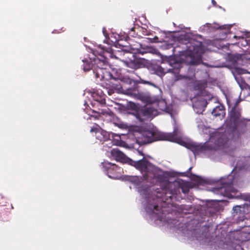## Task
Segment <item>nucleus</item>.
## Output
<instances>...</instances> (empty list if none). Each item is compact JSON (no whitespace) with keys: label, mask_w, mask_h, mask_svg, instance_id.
<instances>
[{"label":"nucleus","mask_w":250,"mask_h":250,"mask_svg":"<svg viewBox=\"0 0 250 250\" xmlns=\"http://www.w3.org/2000/svg\"><path fill=\"white\" fill-rule=\"evenodd\" d=\"M176 191L170 187H166L156 191V198L157 202L154 205H149L146 208V211L155 220H159L161 222H166L169 224L172 220L169 219V214L164 207L166 202L171 201Z\"/></svg>","instance_id":"f257e3e1"},{"label":"nucleus","mask_w":250,"mask_h":250,"mask_svg":"<svg viewBox=\"0 0 250 250\" xmlns=\"http://www.w3.org/2000/svg\"><path fill=\"white\" fill-rule=\"evenodd\" d=\"M94 63L92 69L97 79L99 81H108L113 78V76L107 68L108 63V58H116L110 47L105 49L103 47L99 46L97 49L93 50Z\"/></svg>","instance_id":"f03ea898"},{"label":"nucleus","mask_w":250,"mask_h":250,"mask_svg":"<svg viewBox=\"0 0 250 250\" xmlns=\"http://www.w3.org/2000/svg\"><path fill=\"white\" fill-rule=\"evenodd\" d=\"M179 131L177 128H174L170 133H163L152 130H145L139 137L138 142L140 144H146L158 140H166L173 142H178L180 140Z\"/></svg>","instance_id":"7ed1b4c3"},{"label":"nucleus","mask_w":250,"mask_h":250,"mask_svg":"<svg viewBox=\"0 0 250 250\" xmlns=\"http://www.w3.org/2000/svg\"><path fill=\"white\" fill-rule=\"evenodd\" d=\"M218 135L219 134H215L214 136H211L209 142H206L203 145L189 144L188 148L194 153L204 152L207 150H216L224 144V142L218 136Z\"/></svg>","instance_id":"20e7f679"},{"label":"nucleus","mask_w":250,"mask_h":250,"mask_svg":"<svg viewBox=\"0 0 250 250\" xmlns=\"http://www.w3.org/2000/svg\"><path fill=\"white\" fill-rule=\"evenodd\" d=\"M237 101L229 113V120L226 123V128L231 132H234L239 126H245V119L241 117V110L237 107Z\"/></svg>","instance_id":"39448f33"},{"label":"nucleus","mask_w":250,"mask_h":250,"mask_svg":"<svg viewBox=\"0 0 250 250\" xmlns=\"http://www.w3.org/2000/svg\"><path fill=\"white\" fill-rule=\"evenodd\" d=\"M135 108L134 109L132 114L140 122L143 123L149 118H153L157 115V110L152 107H138L135 105Z\"/></svg>","instance_id":"423d86ee"},{"label":"nucleus","mask_w":250,"mask_h":250,"mask_svg":"<svg viewBox=\"0 0 250 250\" xmlns=\"http://www.w3.org/2000/svg\"><path fill=\"white\" fill-rule=\"evenodd\" d=\"M232 185V181L222 183L221 186L213 188L211 190L215 194L230 198L232 196L231 193L234 192Z\"/></svg>","instance_id":"0eeeda50"},{"label":"nucleus","mask_w":250,"mask_h":250,"mask_svg":"<svg viewBox=\"0 0 250 250\" xmlns=\"http://www.w3.org/2000/svg\"><path fill=\"white\" fill-rule=\"evenodd\" d=\"M127 83H131V81L130 79H127L126 83L121 81V83L119 84H116V89L121 93L136 97L138 93L137 85L135 84L133 87H126V84Z\"/></svg>","instance_id":"6e6552de"},{"label":"nucleus","mask_w":250,"mask_h":250,"mask_svg":"<svg viewBox=\"0 0 250 250\" xmlns=\"http://www.w3.org/2000/svg\"><path fill=\"white\" fill-rule=\"evenodd\" d=\"M188 49L190 52V55L194 56L196 55L198 57L195 60L192 59L190 61V64L192 65H197L200 63L201 61V55L203 53V49L201 45V43L198 45H192V46H188Z\"/></svg>","instance_id":"1a4fd4ad"},{"label":"nucleus","mask_w":250,"mask_h":250,"mask_svg":"<svg viewBox=\"0 0 250 250\" xmlns=\"http://www.w3.org/2000/svg\"><path fill=\"white\" fill-rule=\"evenodd\" d=\"M219 235H216L214 239L217 241L214 242V244H213L212 243H210V245H215V248L216 247H217L219 249H226V248H229V247H233V245L236 244V247H235V249L233 250H244L240 245V244L242 243V242H232V243H229L225 244L224 243L223 240H220L219 241Z\"/></svg>","instance_id":"9d476101"},{"label":"nucleus","mask_w":250,"mask_h":250,"mask_svg":"<svg viewBox=\"0 0 250 250\" xmlns=\"http://www.w3.org/2000/svg\"><path fill=\"white\" fill-rule=\"evenodd\" d=\"M128 164L134 166L141 172H148V167L150 163L144 158L137 161H134L131 159H128Z\"/></svg>","instance_id":"9b49d317"},{"label":"nucleus","mask_w":250,"mask_h":250,"mask_svg":"<svg viewBox=\"0 0 250 250\" xmlns=\"http://www.w3.org/2000/svg\"><path fill=\"white\" fill-rule=\"evenodd\" d=\"M90 132H95L96 139L100 142L106 141L109 138V133L99 127H92Z\"/></svg>","instance_id":"f8f14e48"},{"label":"nucleus","mask_w":250,"mask_h":250,"mask_svg":"<svg viewBox=\"0 0 250 250\" xmlns=\"http://www.w3.org/2000/svg\"><path fill=\"white\" fill-rule=\"evenodd\" d=\"M208 103L203 98L198 99L193 103V108L194 110L197 114H201L205 110Z\"/></svg>","instance_id":"ddd939ff"},{"label":"nucleus","mask_w":250,"mask_h":250,"mask_svg":"<svg viewBox=\"0 0 250 250\" xmlns=\"http://www.w3.org/2000/svg\"><path fill=\"white\" fill-rule=\"evenodd\" d=\"M111 155L115 159L119 162L122 163H128V159L127 157L122 151L117 148H113L111 150Z\"/></svg>","instance_id":"4468645a"},{"label":"nucleus","mask_w":250,"mask_h":250,"mask_svg":"<svg viewBox=\"0 0 250 250\" xmlns=\"http://www.w3.org/2000/svg\"><path fill=\"white\" fill-rule=\"evenodd\" d=\"M102 165L108 174L113 175L115 172H118L120 169V167H118L116 165L107 161L103 162Z\"/></svg>","instance_id":"2eb2a0df"},{"label":"nucleus","mask_w":250,"mask_h":250,"mask_svg":"<svg viewBox=\"0 0 250 250\" xmlns=\"http://www.w3.org/2000/svg\"><path fill=\"white\" fill-rule=\"evenodd\" d=\"M182 64L181 63H175L172 68L169 69L170 71L174 74L177 80L186 79L187 77L179 75L181 68H182Z\"/></svg>","instance_id":"dca6fc26"},{"label":"nucleus","mask_w":250,"mask_h":250,"mask_svg":"<svg viewBox=\"0 0 250 250\" xmlns=\"http://www.w3.org/2000/svg\"><path fill=\"white\" fill-rule=\"evenodd\" d=\"M229 232H236L238 234H250V226H240L233 230H230Z\"/></svg>","instance_id":"f3484780"},{"label":"nucleus","mask_w":250,"mask_h":250,"mask_svg":"<svg viewBox=\"0 0 250 250\" xmlns=\"http://www.w3.org/2000/svg\"><path fill=\"white\" fill-rule=\"evenodd\" d=\"M211 114L215 117L220 116H224L225 114L224 106L222 105L217 106L213 108L211 112Z\"/></svg>","instance_id":"a211bd4d"},{"label":"nucleus","mask_w":250,"mask_h":250,"mask_svg":"<svg viewBox=\"0 0 250 250\" xmlns=\"http://www.w3.org/2000/svg\"><path fill=\"white\" fill-rule=\"evenodd\" d=\"M127 66L131 68L137 69L141 67V63L137 61H130L126 63Z\"/></svg>","instance_id":"6ab92c4d"},{"label":"nucleus","mask_w":250,"mask_h":250,"mask_svg":"<svg viewBox=\"0 0 250 250\" xmlns=\"http://www.w3.org/2000/svg\"><path fill=\"white\" fill-rule=\"evenodd\" d=\"M83 69L84 71H88L90 69H92V65L94 63V58H93V60L91 61V62L87 60H83Z\"/></svg>","instance_id":"aec40b11"},{"label":"nucleus","mask_w":250,"mask_h":250,"mask_svg":"<svg viewBox=\"0 0 250 250\" xmlns=\"http://www.w3.org/2000/svg\"><path fill=\"white\" fill-rule=\"evenodd\" d=\"M154 70L156 74L160 76H164L165 74L164 68L160 65L154 67Z\"/></svg>","instance_id":"412c9836"},{"label":"nucleus","mask_w":250,"mask_h":250,"mask_svg":"<svg viewBox=\"0 0 250 250\" xmlns=\"http://www.w3.org/2000/svg\"><path fill=\"white\" fill-rule=\"evenodd\" d=\"M234 38L235 39H239L241 40V42H238L237 44L238 45H241L242 46H245L248 45V41L244 38L242 37H237L236 36H234Z\"/></svg>","instance_id":"4be33fe9"},{"label":"nucleus","mask_w":250,"mask_h":250,"mask_svg":"<svg viewBox=\"0 0 250 250\" xmlns=\"http://www.w3.org/2000/svg\"><path fill=\"white\" fill-rule=\"evenodd\" d=\"M242 209H244V208L240 206H236L233 208V211L236 214H238V213L241 214V212L242 211Z\"/></svg>","instance_id":"5701e85b"},{"label":"nucleus","mask_w":250,"mask_h":250,"mask_svg":"<svg viewBox=\"0 0 250 250\" xmlns=\"http://www.w3.org/2000/svg\"><path fill=\"white\" fill-rule=\"evenodd\" d=\"M153 178L156 179L158 181L162 182L163 181L164 176L162 174H154Z\"/></svg>","instance_id":"b1692460"},{"label":"nucleus","mask_w":250,"mask_h":250,"mask_svg":"<svg viewBox=\"0 0 250 250\" xmlns=\"http://www.w3.org/2000/svg\"><path fill=\"white\" fill-rule=\"evenodd\" d=\"M192 177H191V179L192 181L196 182L198 184L201 183V179L200 177L194 175H192Z\"/></svg>","instance_id":"393cba45"},{"label":"nucleus","mask_w":250,"mask_h":250,"mask_svg":"<svg viewBox=\"0 0 250 250\" xmlns=\"http://www.w3.org/2000/svg\"><path fill=\"white\" fill-rule=\"evenodd\" d=\"M134 29H135V27H132L130 29V31H128V35L127 36L125 40H126V41H130V39L129 38L128 35H130V36H131L132 37H135L134 34H131L132 32L134 31Z\"/></svg>","instance_id":"a878e982"},{"label":"nucleus","mask_w":250,"mask_h":250,"mask_svg":"<svg viewBox=\"0 0 250 250\" xmlns=\"http://www.w3.org/2000/svg\"><path fill=\"white\" fill-rule=\"evenodd\" d=\"M182 190L183 193H187L189 191V188L187 185H184L182 187Z\"/></svg>","instance_id":"bb28decb"},{"label":"nucleus","mask_w":250,"mask_h":250,"mask_svg":"<svg viewBox=\"0 0 250 250\" xmlns=\"http://www.w3.org/2000/svg\"><path fill=\"white\" fill-rule=\"evenodd\" d=\"M200 237H204L206 240H208L210 239L211 235H199Z\"/></svg>","instance_id":"cd10ccee"},{"label":"nucleus","mask_w":250,"mask_h":250,"mask_svg":"<svg viewBox=\"0 0 250 250\" xmlns=\"http://www.w3.org/2000/svg\"><path fill=\"white\" fill-rule=\"evenodd\" d=\"M148 177H149L148 173H146L144 176L145 179H146V180H147L148 179Z\"/></svg>","instance_id":"c85d7f7f"},{"label":"nucleus","mask_w":250,"mask_h":250,"mask_svg":"<svg viewBox=\"0 0 250 250\" xmlns=\"http://www.w3.org/2000/svg\"><path fill=\"white\" fill-rule=\"evenodd\" d=\"M211 2L214 6H216V2L215 1V0H212Z\"/></svg>","instance_id":"c756f323"},{"label":"nucleus","mask_w":250,"mask_h":250,"mask_svg":"<svg viewBox=\"0 0 250 250\" xmlns=\"http://www.w3.org/2000/svg\"><path fill=\"white\" fill-rule=\"evenodd\" d=\"M242 57H243V56L241 55H237L236 56V58H237V60H239V59L241 58Z\"/></svg>","instance_id":"7c9ffc66"},{"label":"nucleus","mask_w":250,"mask_h":250,"mask_svg":"<svg viewBox=\"0 0 250 250\" xmlns=\"http://www.w3.org/2000/svg\"><path fill=\"white\" fill-rule=\"evenodd\" d=\"M142 83H148V84H150V83L148 82H146V81H142Z\"/></svg>","instance_id":"2f4dec72"},{"label":"nucleus","mask_w":250,"mask_h":250,"mask_svg":"<svg viewBox=\"0 0 250 250\" xmlns=\"http://www.w3.org/2000/svg\"><path fill=\"white\" fill-rule=\"evenodd\" d=\"M220 233H221L220 234H221V235H223V234H226L227 232H225V231H224V232L221 231V232H220Z\"/></svg>","instance_id":"473e14b6"},{"label":"nucleus","mask_w":250,"mask_h":250,"mask_svg":"<svg viewBox=\"0 0 250 250\" xmlns=\"http://www.w3.org/2000/svg\"><path fill=\"white\" fill-rule=\"evenodd\" d=\"M108 176H109V177L115 178V177H114V175L111 176V175H109H109H108Z\"/></svg>","instance_id":"72a5a7b5"},{"label":"nucleus","mask_w":250,"mask_h":250,"mask_svg":"<svg viewBox=\"0 0 250 250\" xmlns=\"http://www.w3.org/2000/svg\"><path fill=\"white\" fill-rule=\"evenodd\" d=\"M158 38L157 37H155L154 38H153V40H158Z\"/></svg>","instance_id":"f704fd0d"},{"label":"nucleus","mask_w":250,"mask_h":250,"mask_svg":"<svg viewBox=\"0 0 250 250\" xmlns=\"http://www.w3.org/2000/svg\"><path fill=\"white\" fill-rule=\"evenodd\" d=\"M244 217H245V216H244V215H243L242 219H240V220H241V221H243V220H244Z\"/></svg>","instance_id":"c9c22d12"},{"label":"nucleus","mask_w":250,"mask_h":250,"mask_svg":"<svg viewBox=\"0 0 250 250\" xmlns=\"http://www.w3.org/2000/svg\"><path fill=\"white\" fill-rule=\"evenodd\" d=\"M192 237H197V235H191Z\"/></svg>","instance_id":"e433bc0d"},{"label":"nucleus","mask_w":250,"mask_h":250,"mask_svg":"<svg viewBox=\"0 0 250 250\" xmlns=\"http://www.w3.org/2000/svg\"><path fill=\"white\" fill-rule=\"evenodd\" d=\"M191 168H192V167H190V168H189V169H188V172L189 171H190V170H191Z\"/></svg>","instance_id":"4c0bfd02"},{"label":"nucleus","mask_w":250,"mask_h":250,"mask_svg":"<svg viewBox=\"0 0 250 250\" xmlns=\"http://www.w3.org/2000/svg\"><path fill=\"white\" fill-rule=\"evenodd\" d=\"M140 154H141V155H144V154H143V153H142V152H140Z\"/></svg>","instance_id":"58836bf2"},{"label":"nucleus","mask_w":250,"mask_h":250,"mask_svg":"<svg viewBox=\"0 0 250 250\" xmlns=\"http://www.w3.org/2000/svg\"><path fill=\"white\" fill-rule=\"evenodd\" d=\"M120 45H121V46H125V45H123V44H120Z\"/></svg>","instance_id":"ea45409f"},{"label":"nucleus","mask_w":250,"mask_h":250,"mask_svg":"<svg viewBox=\"0 0 250 250\" xmlns=\"http://www.w3.org/2000/svg\"><path fill=\"white\" fill-rule=\"evenodd\" d=\"M120 45H121V46H125V45H123V44H120Z\"/></svg>","instance_id":"a19ab883"},{"label":"nucleus","mask_w":250,"mask_h":250,"mask_svg":"<svg viewBox=\"0 0 250 250\" xmlns=\"http://www.w3.org/2000/svg\"><path fill=\"white\" fill-rule=\"evenodd\" d=\"M120 45H121V46H125V45H123V44H120Z\"/></svg>","instance_id":"79ce46f5"},{"label":"nucleus","mask_w":250,"mask_h":250,"mask_svg":"<svg viewBox=\"0 0 250 250\" xmlns=\"http://www.w3.org/2000/svg\"><path fill=\"white\" fill-rule=\"evenodd\" d=\"M1 203L0 202V204H1Z\"/></svg>","instance_id":"37998d69"}]
</instances>
